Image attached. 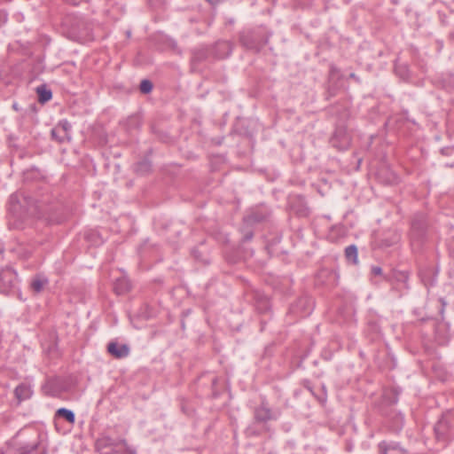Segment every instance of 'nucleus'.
Instances as JSON below:
<instances>
[{
	"instance_id": "nucleus-21",
	"label": "nucleus",
	"mask_w": 454,
	"mask_h": 454,
	"mask_svg": "<svg viewBox=\"0 0 454 454\" xmlns=\"http://www.w3.org/2000/svg\"><path fill=\"white\" fill-rule=\"evenodd\" d=\"M48 284V279L42 276H35L30 283V286L35 293H41Z\"/></svg>"
},
{
	"instance_id": "nucleus-2",
	"label": "nucleus",
	"mask_w": 454,
	"mask_h": 454,
	"mask_svg": "<svg viewBox=\"0 0 454 454\" xmlns=\"http://www.w3.org/2000/svg\"><path fill=\"white\" fill-rule=\"evenodd\" d=\"M20 279L12 266L0 269V293L5 295L20 294Z\"/></svg>"
},
{
	"instance_id": "nucleus-42",
	"label": "nucleus",
	"mask_w": 454,
	"mask_h": 454,
	"mask_svg": "<svg viewBox=\"0 0 454 454\" xmlns=\"http://www.w3.org/2000/svg\"><path fill=\"white\" fill-rule=\"evenodd\" d=\"M306 209L301 210L300 215L305 214Z\"/></svg>"
},
{
	"instance_id": "nucleus-40",
	"label": "nucleus",
	"mask_w": 454,
	"mask_h": 454,
	"mask_svg": "<svg viewBox=\"0 0 454 454\" xmlns=\"http://www.w3.org/2000/svg\"><path fill=\"white\" fill-rule=\"evenodd\" d=\"M309 382L307 381L306 384L304 385L311 393H312V389L310 388V387L309 386Z\"/></svg>"
},
{
	"instance_id": "nucleus-13",
	"label": "nucleus",
	"mask_w": 454,
	"mask_h": 454,
	"mask_svg": "<svg viewBox=\"0 0 454 454\" xmlns=\"http://www.w3.org/2000/svg\"><path fill=\"white\" fill-rule=\"evenodd\" d=\"M22 196L21 193H12L10 196L9 199V210L12 214H13L17 218H21L23 215V213L21 212V202H20V197Z\"/></svg>"
},
{
	"instance_id": "nucleus-24",
	"label": "nucleus",
	"mask_w": 454,
	"mask_h": 454,
	"mask_svg": "<svg viewBox=\"0 0 454 454\" xmlns=\"http://www.w3.org/2000/svg\"><path fill=\"white\" fill-rule=\"evenodd\" d=\"M394 279L403 285L405 288H409L408 280H409V273L403 270H396L393 273Z\"/></svg>"
},
{
	"instance_id": "nucleus-27",
	"label": "nucleus",
	"mask_w": 454,
	"mask_h": 454,
	"mask_svg": "<svg viewBox=\"0 0 454 454\" xmlns=\"http://www.w3.org/2000/svg\"><path fill=\"white\" fill-rule=\"evenodd\" d=\"M345 256L348 261L352 262L354 264L357 263V247L355 245H350L345 248Z\"/></svg>"
},
{
	"instance_id": "nucleus-22",
	"label": "nucleus",
	"mask_w": 454,
	"mask_h": 454,
	"mask_svg": "<svg viewBox=\"0 0 454 454\" xmlns=\"http://www.w3.org/2000/svg\"><path fill=\"white\" fill-rule=\"evenodd\" d=\"M152 163L148 159H143L134 165V171L140 175H145L151 170Z\"/></svg>"
},
{
	"instance_id": "nucleus-17",
	"label": "nucleus",
	"mask_w": 454,
	"mask_h": 454,
	"mask_svg": "<svg viewBox=\"0 0 454 454\" xmlns=\"http://www.w3.org/2000/svg\"><path fill=\"white\" fill-rule=\"evenodd\" d=\"M255 307L261 313H265L270 309V301L267 296L256 292L254 294Z\"/></svg>"
},
{
	"instance_id": "nucleus-3",
	"label": "nucleus",
	"mask_w": 454,
	"mask_h": 454,
	"mask_svg": "<svg viewBox=\"0 0 454 454\" xmlns=\"http://www.w3.org/2000/svg\"><path fill=\"white\" fill-rule=\"evenodd\" d=\"M313 307L314 302L311 297L302 295L291 304L288 314L299 318L306 317L310 315L313 310Z\"/></svg>"
},
{
	"instance_id": "nucleus-23",
	"label": "nucleus",
	"mask_w": 454,
	"mask_h": 454,
	"mask_svg": "<svg viewBox=\"0 0 454 454\" xmlns=\"http://www.w3.org/2000/svg\"><path fill=\"white\" fill-rule=\"evenodd\" d=\"M73 33L80 38H86L90 35V30L82 20H77V27L73 28Z\"/></svg>"
},
{
	"instance_id": "nucleus-14",
	"label": "nucleus",
	"mask_w": 454,
	"mask_h": 454,
	"mask_svg": "<svg viewBox=\"0 0 454 454\" xmlns=\"http://www.w3.org/2000/svg\"><path fill=\"white\" fill-rule=\"evenodd\" d=\"M33 395V389L27 383H20L14 389V395L19 402L28 400Z\"/></svg>"
},
{
	"instance_id": "nucleus-35",
	"label": "nucleus",
	"mask_w": 454,
	"mask_h": 454,
	"mask_svg": "<svg viewBox=\"0 0 454 454\" xmlns=\"http://www.w3.org/2000/svg\"><path fill=\"white\" fill-rule=\"evenodd\" d=\"M399 239V236L397 234H395L392 238V240L391 241H385V245L387 247H389L391 245H393L394 243L397 242V240Z\"/></svg>"
},
{
	"instance_id": "nucleus-25",
	"label": "nucleus",
	"mask_w": 454,
	"mask_h": 454,
	"mask_svg": "<svg viewBox=\"0 0 454 454\" xmlns=\"http://www.w3.org/2000/svg\"><path fill=\"white\" fill-rule=\"evenodd\" d=\"M55 128L58 129L61 133H64L68 137H72V125L67 119L60 120L55 126Z\"/></svg>"
},
{
	"instance_id": "nucleus-33",
	"label": "nucleus",
	"mask_w": 454,
	"mask_h": 454,
	"mask_svg": "<svg viewBox=\"0 0 454 454\" xmlns=\"http://www.w3.org/2000/svg\"><path fill=\"white\" fill-rule=\"evenodd\" d=\"M247 433L248 435H258L259 432H257L253 426H250L247 428Z\"/></svg>"
},
{
	"instance_id": "nucleus-37",
	"label": "nucleus",
	"mask_w": 454,
	"mask_h": 454,
	"mask_svg": "<svg viewBox=\"0 0 454 454\" xmlns=\"http://www.w3.org/2000/svg\"><path fill=\"white\" fill-rule=\"evenodd\" d=\"M439 302L441 303V309H440V313L441 315L443 314V311H444V308L446 306V302L441 298L439 299Z\"/></svg>"
},
{
	"instance_id": "nucleus-30",
	"label": "nucleus",
	"mask_w": 454,
	"mask_h": 454,
	"mask_svg": "<svg viewBox=\"0 0 454 454\" xmlns=\"http://www.w3.org/2000/svg\"><path fill=\"white\" fill-rule=\"evenodd\" d=\"M153 87V82L147 79H145L140 82L139 90L142 93L148 94L152 91Z\"/></svg>"
},
{
	"instance_id": "nucleus-39",
	"label": "nucleus",
	"mask_w": 454,
	"mask_h": 454,
	"mask_svg": "<svg viewBox=\"0 0 454 454\" xmlns=\"http://www.w3.org/2000/svg\"><path fill=\"white\" fill-rule=\"evenodd\" d=\"M349 76H350V78L355 79L356 81H359V78H358V77H356V75L355 74H353V73H352V74H350V75H349Z\"/></svg>"
},
{
	"instance_id": "nucleus-20",
	"label": "nucleus",
	"mask_w": 454,
	"mask_h": 454,
	"mask_svg": "<svg viewBox=\"0 0 454 454\" xmlns=\"http://www.w3.org/2000/svg\"><path fill=\"white\" fill-rule=\"evenodd\" d=\"M36 92L40 103H46L52 98V91L45 84L38 86L36 88Z\"/></svg>"
},
{
	"instance_id": "nucleus-41",
	"label": "nucleus",
	"mask_w": 454,
	"mask_h": 454,
	"mask_svg": "<svg viewBox=\"0 0 454 454\" xmlns=\"http://www.w3.org/2000/svg\"><path fill=\"white\" fill-rule=\"evenodd\" d=\"M216 381H217V379H216V378H214V379L212 380V384H213V385H215V384L216 383Z\"/></svg>"
},
{
	"instance_id": "nucleus-7",
	"label": "nucleus",
	"mask_w": 454,
	"mask_h": 454,
	"mask_svg": "<svg viewBox=\"0 0 454 454\" xmlns=\"http://www.w3.org/2000/svg\"><path fill=\"white\" fill-rule=\"evenodd\" d=\"M212 56L217 59H226L231 56L233 50V43L230 41H217L211 47Z\"/></svg>"
},
{
	"instance_id": "nucleus-1",
	"label": "nucleus",
	"mask_w": 454,
	"mask_h": 454,
	"mask_svg": "<svg viewBox=\"0 0 454 454\" xmlns=\"http://www.w3.org/2000/svg\"><path fill=\"white\" fill-rule=\"evenodd\" d=\"M270 35L265 27L260 26L240 32L239 43L247 50L258 52L268 43Z\"/></svg>"
},
{
	"instance_id": "nucleus-18",
	"label": "nucleus",
	"mask_w": 454,
	"mask_h": 454,
	"mask_svg": "<svg viewBox=\"0 0 454 454\" xmlns=\"http://www.w3.org/2000/svg\"><path fill=\"white\" fill-rule=\"evenodd\" d=\"M63 419L73 425L75 422V414L73 411L62 407L58 409L55 412L54 419Z\"/></svg>"
},
{
	"instance_id": "nucleus-16",
	"label": "nucleus",
	"mask_w": 454,
	"mask_h": 454,
	"mask_svg": "<svg viewBox=\"0 0 454 454\" xmlns=\"http://www.w3.org/2000/svg\"><path fill=\"white\" fill-rule=\"evenodd\" d=\"M96 448L98 450L101 451V454L104 451H111V450L118 449V446L115 445L114 440L108 436H103L97 440Z\"/></svg>"
},
{
	"instance_id": "nucleus-32",
	"label": "nucleus",
	"mask_w": 454,
	"mask_h": 454,
	"mask_svg": "<svg viewBox=\"0 0 454 454\" xmlns=\"http://www.w3.org/2000/svg\"><path fill=\"white\" fill-rule=\"evenodd\" d=\"M254 233L252 231H247L243 237V241H249L252 239Z\"/></svg>"
},
{
	"instance_id": "nucleus-19",
	"label": "nucleus",
	"mask_w": 454,
	"mask_h": 454,
	"mask_svg": "<svg viewBox=\"0 0 454 454\" xmlns=\"http://www.w3.org/2000/svg\"><path fill=\"white\" fill-rule=\"evenodd\" d=\"M129 288L130 284L126 278H117L114 284V290L118 295L126 294Z\"/></svg>"
},
{
	"instance_id": "nucleus-28",
	"label": "nucleus",
	"mask_w": 454,
	"mask_h": 454,
	"mask_svg": "<svg viewBox=\"0 0 454 454\" xmlns=\"http://www.w3.org/2000/svg\"><path fill=\"white\" fill-rule=\"evenodd\" d=\"M43 389L47 395L53 397H56L60 394L59 389L56 387V382L53 380L47 381L43 387Z\"/></svg>"
},
{
	"instance_id": "nucleus-11",
	"label": "nucleus",
	"mask_w": 454,
	"mask_h": 454,
	"mask_svg": "<svg viewBox=\"0 0 454 454\" xmlns=\"http://www.w3.org/2000/svg\"><path fill=\"white\" fill-rule=\"evenodd\" d=\"M387 419L389 421V427L391 431L395 433H399L403 426H404V415L396 411H392L387 415Z\"/></svg>"
},
{
	"instance_id": "nucleus-31",
	"label": "nucleus",
	"mask_w": 454,
	"mask_h": 454,
	"mask_svg": "<svg viewBox=\"0 0 454 454\" xmlns=\"http://www.w3.org/2000/svg\"><path fill=\"white\" fill-rule=\"evenodd\" d=\"M372 274L374 276H380L382 274V269L379 266H373L372 268Z\"/></svg>"
},
{
	"instance_id": "nucleus-26",
	"label": "nucleus",
	"mask_w": 454,
	"mask_h": 454,
	"mask_svg": "<svg viewBox=\"0 0 454 454\" xmlns=\"http://www.w3.org/2000/svg\"><path fill=\"white\" fill-rule=\"evenodd\" d=\"M51 136L53 140L58 142L59 144H63L66 142H70L72 137H68L64 133H61L55 127L51 130Z\"/></svg>"
},
{
	"instance_id": "nucleus-8",
	"label": "nucleus",
	"mask_w": 454,
	"mask_h": 454,
	"mask_svg": "<svg viewBox=\"0 0 454 454\" xmlns=\"http://www.w3.org/2000/svg\"><path fill=\"white\" fill-rule=\"evenodd\" d=\"M435 438L438 442H447L451 438L450 426L448 420L442 417L434 427Z\"/></svg>"
},
{
	"instance_id": "nucleus-12",
	"label": "nucleus",
	"mask_w": 454,
	"mask_h": 454,
	"mask_svg": "<svg viewBox=\"0 0 454 454\" xmlns=\"http://www.w3.org/2000/svg\"><path fill=\"white\" fill-rule=\"evenodd\" d=\"M378 450L380 454H388L390 450L399 451L401 454H407V450L402 447L398 442H387L382 441L378 444Z\"/></svg>"
},
{
	"instance_id": "nucleus-9",
	"label": "nucleus",
	"mask_w": 454,
	"mask_h": 454,
	"mask_svg": "<svg viewBox=\"0 0 454 454\" xmlns=\"http://www.w3.org/2000/svg\"><path fill=\"white\" fill-rule=\"evenodd\" d=\"M331 145L338 150H346L350 145V137L343 128H337L331 137Z\"/></svg>"
},
{
	"instance_id": "nucleus-10",
	"label": "nucleus",
	"mask_w": 454,
	"mask_h": 454,
	"mask_svg": "<svg viewBox=\"0 0 454 454\" xmlns=\"http://www.w3.org/2000/svg\"><path fill=\"white\" fill-rule=\"evenodd\" d=\"M107 352L115 358H124L129 354V347L127 344L111 341L107 344Z\"/></svg>"
},
{
	"instance_id": "nucleus-38",
	"label": "nucleus",
	"mask_w": 454,
	"mask_h": 454,
	"mask_svg": "<svg viewBox=\"0 0 454 454\" xmlns=\"http://www.w3.org/2000/svg\"><path fill=\"white\" fill-rule=\"evenodd\" d=\"M148 245V241H145L140 247L141 253L145 250L146 247Z\"/></svg>"
},
{
	"instance_id": "nucleus-15",
	"label": "nucleus",
	"mask_w": 454,
	"mask_h": 454,
	"mask_svg": "<svg viewBox=\"0 0 454 454\" xmlns=\"http://www.w3.org/2000/svg\"><path fill=\"white\" fill-rule=\"evenodd\" d=\"M209 56H212L211 48L208 46H200L192 51V61L194 64H199L207 59Z\"/></svg>"
},
{
	"instance_id": "nucleus-34",
	"label": "nucleus",
	"mask_w": 454,
	"mask_h": 454,
	"mask_svg": "<svg viewBox=\"0 0 454 454\" xmlns=\"http://www.w3.org/2000/svg\"><path fill=\"white\" fill-rule=\"evenodd\" d=\"M332 356H333V354L330 352V351H327V350H324L322 352V357L328 361V360H331L332 359Z\"/></svg>"
},
{
	"instance_id": "nucleus-36",
	"label": "nucleus",
	"mask_w": 454,
	"mask_h": 454,
	"mask_svg": "<svg viewBox=\"0 0 454 454\" xmlns=\"http://www.w3.org/2000/svg\"><path fill=\"white\" fill-rule=\"evenodd\" d=\"M102 454H123L121 450H111V451H104Z\"/></svg>"
},
{
	"instance_id": "nucleus-6",
	"label": "nucleus",
	"mask_w": 454,
	"mask_h": 454,
	"mask_svg": "<svg viewBox=\"0 0 454 454\" xmlns=\"http://www.w3.org/2000/svg\"><path fill=\"white\" fill-rule=\"evenodd\" d=\"M270 215V209L265 205H260L244 217V222L247 225L260 223L268 221Z\"/></svg>"
},
{
	"instance_id": "nucleus-4",
	"label": "nucleus",
	"mask_w": 454,
	"mask_h": 454,
	"mask_svg": "<svg viewBox=\"0 0 454 454\" xmlns=\"http://www.w3.org/2000/svg\"><path fill=\"white\" fill-rule=\"evenodd\" d=\"M280 414L281 412L278 409H270L265 399L254 410V419L256 423H266L270 420H277L280 417Z\"/></svg>"
},
{
	"instance_id": "nucleus-5",
	"label": "nucleus",
	"mask_w": 454,
	"mask_h": 454,
	"mask_svg": "<svg viewBox=\"0 0 454 454\" xmlns=\"http://www.w3.org/2000/svg\"><path fill=\"white\" fill-rule=\"evenodd\" d=\"M427 227V217L424 214H416L411 223V239L412 241H420L426 234Z\"/></svg>"
},
{
	"instance_id": "nucleus-29",
	"label": "nucleus",
	"mask_w": 454,
	"mask_h": 454,
	"mask_svg": "<svg viewBox=\"0 0 454 454\" xmlns=\"http://www.w3.org/2000/svg\"><path fill=\"white\" fill-rule=\"evenodd\" d=\"M395 72L403 80L409 78V69L406 65H395Z\"/></svg>"
}]
</instances>
